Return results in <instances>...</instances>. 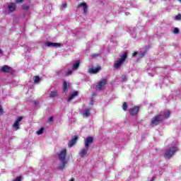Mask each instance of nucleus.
<instances>
[{"label": "nucleus", "mask_w": 181, "mask_h": 181, "mask_svg": "<svg viewBox=\"0 0 181 181\" xmlns=\"http://www.w3.org/2000/svg\"><path fill=\"white\" fill-rule=\"evenodd\" d=\"M69 85L66 81H64V93H67V89L69 88Z\"/></svg>", "instance_id": "4be33fe9"}, {"label": "nucleus", "mask_w": 181, "mask_h": 181, "mask_svg": "<svg viewBox=\"0 0 181 181\" xmlns=\"http://www.w3.org/2000/svg\"><path fill=\"white\" fill-rule=\"evenodd\" d=\"M22 180V177L19 176L17 177L16 179H14L13 181H21Z\"/></svg>", "instance_id": "cd10ccee"}, {"label": "nucleus", "mask_w": 181, "mask_h": 181, "mask_svg": "<svg viewBox=\"0 0 181 181\" xmlns=\"http://www.w3.org/2000/svg\"><path fill=\"white\" fill-rule=\"evenodd\" d=\"M59 95V93H57V90H52L49 93V97L52 98H54V97H57Z\"/></svg>", "instance_id": "aec40b11"}, {"label": "nucleus", "mask_w": 181, "mask_h": 181, "mask_svg": "<svg viewBox=\"0 0 181 181\" xmlns=\"http://www.w3.org/2000/svg\"><path fill=\"white\" fill-rule=\"evenodd\" d=\"M97 56H98V54H92V57H97Z\"/></svg>", "instance_id": "c9c22d12"}, {"label": "nucleus", "mask_w": 181, "mask_h": 181, "mask_svg": "<svg viewBox=\"0 0 181 181\" xmlns=\"http://www.w3.org/2000/svg\"><path fill=\"white\" fill-rule=\"evenodd\" d=\"M161 114H163V115H161ZM160 115L163 117V119L164 118H168L169 117H170V111L165 110L164 112H160Z\"/></svg>", "instance_id": "4468645a"}, {"label": "nucleus", "mask_w": 181, "mask_h": 181, "mask_svg": "<svg viewBox=\"0 0 181 181\" xmlns=\"http://www.w3.org/2000/svg\"><path fill=\"white\" fill-rule=\"evenodd\" d=\"M121 80L122 81H125V80H127V76L125 75H122L121 76Z\"/></svg>", "instance_id": "c85d7f7f"}, {"label": "nucleus", "mask_w": 181, "mask_h": 181, "mask_svg": "<svg viewBox=\"0 0 181 181\" xmlns=\"http://www.w3.org/2000/svg\"><path fill=\"white\" fill-rule=\"evenodd\" d=\"M141 57L145 56V52H141Z\"/></svg>", "instance_id": "4c0bfd02"}, {"label": "nucleus", "mask_w": 181, "mask_h": 181, "mask_svg": "<svg viewBox=\"0 0 181 181\" xmlns=\"http://www.w3.org/2000/svg\"><path fill=\"white\" fill-rule=\"evenodd\" d=\"M8 9L10 12H15L16 9V5L15 3H10L8 6Z\"/></svg>", "instance_id": "ddd939ff"}, {"label": "nucleus", "mask_w": 181, "mask_h": 181, "mask_svg": "<svg viewBox=\"0 0 181 181\" xmlns=\"http://www.w3.org/2000/svg\"><path fill=\"white\" fill-rule=\"evenodd\" d=\"M61 45H62L60 43L51 42H47L45 44V46H47L48 47H60Z\"/></svg>", "instance_id": "9d476101"}, {"label": "nucleus", "mask_w": 181, "mask_h": 181, "mask_svg": "<svg viewBox=\"0 0 181 181\" xmlns=\"http://www.w3.org/2000/svg\"><path fill=\"white\" fill-rule=\"evenodd\" d=\"M177 151V147L176 146H173L168 148L164 153V158L165 159H170V158H172V156H173L175 153H176Z\"/></svg>", "instance_id": "f03ea898"}, {"label": "nucleus", "mask_w": 181, "mask_h": 181, "mask_svg": "<svg viewBox=\"0 0 181 181\" xmlns=\"http://www.w3.org/2000/svg\"><path fill=\"white\" fill-rule=\"evenodd\" d=\"M105 84H107V81H105V79L100 81L97 86L98 90H103V87H104Z\"/></svg>", "instance_id": "f8f14e48"}, {"label": "nucleus", "mask_w": 181, "mask_h": 181, "mask_svg": "<svg viewBox=\"0 0 181 181\" xmlns=\"http://www.w3.org/2000/svg\"><path fill=\"white\" fill-rule=\"evenodd\" d=\"M90 109L86 108L82 112L83 117H86V118L90 117Z\"/></svg>", "instance_id": "f3484780"}, {"label": "nucleus", "mask_w": 181, "mask_h": 181, "mask_svg": "<svg viewBox=\"0 0 181 181\" xmlns=\"http://www.w3.org/2000/svg\"><path fill=\"white\" fill-rule=\"evenodd\" d=\"M66 165H67V161H61V163L59 165L58 168L61 170H63V169L66 168Z\"/></svg>", "instance_id": "6ab92c4d"}, {"label": "nucleus", "mask_w": 181, "mask_h": 181, "mask_svg": "<svg viewBox=\"0 0 181 181\" xmlns=\"http://www.w3.org/2000/svg\"><path fill=\"white\" fill-rule=\"evenodd\" d=\"M81 8L83 10V15H87V13L88 12V6L86 2L79 3L77 6V8Z\"/></svg>", "instance_id": "20e7f679"}, {"label": "nucleus", "mask_w": 181, "mask_h": 181, "mask_svg": "<svg viewBox=\"0 0 181 181\" xmlns=\"http://www.w3.org/2000/svg\"><path fill=\"white\" fill-rule=\"evenodd\" d=\"M77 95H78V92L74 91L73 93L69 95V97L68 98V101H71L72 100H74V98H76Z\"/></svg>", "instance_id": "2eb2a0df"}, {"label": "nucleus", "mask_w": 181, "mask_h": 181, "mask_svg": "<svg viewBox=\"0 0 181 181\" xmlns=\"http://www.w3.org/2000/svg\"><path fill=\"white\" fill-rule=\"evenodd\" d=\"M78 137L76 136H74V139H72L69 143V148H71L77 142Z\"/></svg>", "instance_id": "dca6fc26"}, {"label": "nucleus", "mask_w": 181, "mask_h": 181, "mask_svg": "<svg viewBox=\"0 0 181 181\" xmlns=\"http://www.w3.org/2000/svg\"><path fill=\"white\" fill-rule=\"evenodd\" d=\"M23 9H29V6H25L23 7Z\"/></svg>", "instance_id": "e433bc0d"}, {"label": "nucleus", "mask_w": 181, "mask_h": 181, "mask_svg": "<svg viewBox=\"0 0 181 181\" xmlns=\"http://www.w3.org/2000/svg\"><path fill=\"white\" fill-rule=\"evenodd\" d=\"M175 21H181V14L179 13L175 17Z\"/></svg>", "instance_id": "393cba45"}, {"label": "nucleus", "mask_w": 181, "mask_h": 181, "mask_svg": "<svg viewBox=\"0 0 181 181\" xmlns=\"http://www.w3.org/2000/svg\"><path fill=\"white\" fill-rule=\"evenodd\" d=\"M15 1H16L17 4H22V2H23V0H15Z\"/></svg>", "instance_id": "2f4dec72"}, {"label": "nucleus", "mask_w": 181, "mask_h": 181, "mask_svg": "<svg viewBox=\"0 0 181 181\" xmlns=\"http://www.w3.org/2000/svg\"><path fill=\"white\" fill-rule=\"evenodd\" d=\"M163 114L158 115L153 117L151 119V122L150 124L151 127H156V125H158V124H160L163 121V117H162Z\"/></svg>", "instance_id": "7ed1b4c3"}, {"label": "nucleus", "mask_w": 181, "mask_h": 181, "mask_svg": "<svg viewBox=\"0 0 181 181\" xmlns=\"http://www.w3.org/2000/svg\"><path fill=\"white\" fill-rule=\"evenodd\" d=\"M62 8H67V4L64 3V4H62Z\"/></svg>", "instance_id": "72a5a7b5"}, {"label": "nucleus", "mask_w": 181, "mask_h": 181, "mask_svg": "<svg viewBox=\"0 0 181 181\" xmlns=\"http://www.w3.org/2000/svg\"><path fill=\"white\" fill-rule=\"evenodd\" d=\"M127 57H128V52H124L122 55L121 58H119L118 60L115 62L114 67L115 69H119V67H121V66L124 64V62H125V60H127Z\"/></svg>", "instance_id": "f257e3e1"}, {"label": "nucleus", "mask_w": 181, "mask_h": 181, "mask_svg": "<svg viewBox=\"0 0 181 181\" xmlns=\"http://www.w3.org/2000/svg\"><path fill=\"white\" fill-rule=\"evenodd\" d=\"M0 54H2V49H0Z\"/></svg>", "instance_id": "58836bf2"}, {"label": "nucleus", "mask_w": 181, "mask_h": 181, "mask_svg": "<svg viewBox=\"0 0 181 181\" xmlns=\"http://www.w3.org/2000/svg\"><path fill=\"white\" fill-rule=\"evenodd\" d=\"M179 1V2H180L181 3V0H178Z\"/></svg>", "instance_id": "ea45409f"}, {"label": "nucleus", "mask_w": 181, "mask_h": 181, "mask_svg": "<svg viewBox=\"0 0 181 181\" xmlns=\"http://www.w3.org/2000/svg\"><path fill=\"white\" fill-rule=\"evenodd\" d=\"M138 111H139V107L136 106L132 107L129 110V112L132 115H136V114H138Z\"/></svg>", "instance_id": "9b49d317"}, {"label": "nucleus", "mask_w": 181, "mask_h": 181, "mask_svg": "<svg viewBox=\"0 0 181 181\" xmlns=\"http://www.w3.org/2000/svg\"><path fill=\"white\" fill-rule=\"evenodd\" d=\"M122 108H123L124 111H127V110L128 108V105L127 104V103H124V104L122 105Z\"/></svg>", "instance_id": "b1692460"}, {"label": "nucleus", "mask_w": 181, "mask_h": 181, "mask_svg": "<svg viewBox=\"0 0 181 181\" xmlns=\"http://www.w3.org/2000/svg\"><path fill=\"white\" fill-rule=\"evenodd\" d=\"M101 71V66H98L97 67L95 66H91L88 67V73L90 74H97L98 73H100Z\"/></svg>", "instance_id": "39448f33"}, {"label": "nucleus", "mask_w": 181, "mask_h": 181, "mask_svg": "<svg viewBox=\"0 0 181 181\" xmlns=\"http://www.w3.org/2000/svg\"><path fill=\"white\" fill-rule=\"evenodd\" d=\"M4 114V109L2 108V105H0V115Z\"/></svg>", "instance_id": "c756f323"}, {"label": "nucleus", "mask_w": 181, "mask_h": 181, "mask_svg": "<svg viewBox=\"0 0 181 181\" xmlns=\"http://www.w3.org/2000/svg\"><path fill=\"white\" fill-rule=\"evenodd\" d=\"M23 119V117H18L15 122L13 124V127L14 128L15 131H18V129H20L21 127H19V125H21V122Z\"/></svg>", "instance_id": "423d86ee"}, {"label": "nucleus", "mask_w": 181, "mask_h": 181, "mask_svg": "<svg viewBox=\"0 0 181 181\" xmlns=\"http://www.w3.org/2000/svg\"><path fill=\"white\" fill-rule=\"evenodd\" d=\"M67 153V150L64 148L61 151L60 153L59 154V158L60 161H66V155Z\"/></svg>", "instance_id": "6e6552de"}, {"label": "nucleus", "mask_w": 181, "mask_h": 181, "mask_svg": "<svg viewBox=\"0 0 181 181\" xmlns=\"http://www.w3.org/2000/svg\"><path fill=\"white\" fill-rule=\"evenodd\" d=\"M136 54H138V52H134L132 54V57H135V56H136Z\"/></svg>", "instance_id": "f704fd0d"}, {"label": "nucleus", "mask_w": 181, "mask_h": 181, "mask_svg": "<svg viewBox=\"0 0 181 181\" xmlns=\"http://www.w3.org/2000/svg\"><path fill=\"white\" fill-rule=\"evenodd\" d=\"M94 141V139L91 136H89L88 138H86L84 140V145L86 148H90V145H91V144H93Z\"/></svg>", "instance_id": "1a4fd4ad"}, {"label": "nucleus", "mask_w": 181, "mask_h": 181, "mask_svg": "<svg viewBox=\"0 0 181 181\" xmlns=\"http://www.w3.org/2000/svg\"><path fill=\"white\" fill-rule=\"evenodd\" d=\"M44 129L41 128L39 131L37 132V135H42L43 134Z\"/></svg>", "instance_id": "a878e982"}, {"label": "nucleus", "mask_w": 181, "mask_h": 181, "mask_svg": "<svg viewBox=\"0 0 181 181\" xmlns=\"http://www.w3.org/2000/svg\"><path fill=\"white\" fill-rule=\"evenodd\" d=\"M33 81H34L35 84H37V83L39 81H40V77H39V76H34L33 77Z\"/></svg>", "instance_id": "5701e85b"}, {"label": "nucleus", "mask_w": 181, "mask_h": 181, "mask_svg": "<svg viewBox=\"0 0 181 181\" xmlns=\"http://www.w3.org/2000/svg\"><path fill=\"white\" fill-rule=\"evenodd\" d=\"M73 73V71H69L65 74V76H70V74H71Z\"/></svg>", "instance_id": "7c9ffc66"}, {"label": "nucleus", "mask_w": 181, "mask_h": 181, "mask_svg": "<svg viewBox=\"0 0 181 181\" xmlns=\"http://www.w3.org/2000/svg\"><path fill=\"white\" fill-rule=\"evenodd\" d=\"M52 121H53V117H50L48 119V122H52Z\"/></svg>", "instance_id": "473e14b6"}, {"label": "nucleus", "mask_w": 181, "mask_h": 181, "mask_svg": "<svg viewBox=\"0 0 181 181\" xmlns=\"http://www.w3.org/2000/svg\"><path fill=\"white\" fill-rule=\"evenodd\" d=\"M173 33H175V35H177L179 33V28H175L173 30Z\"/></svg>", "instance_id": "bb28decb"}, {"label": "nucleus", "mask_w": 181, "mask_h": 181, "mask_svg": "<svg viewBox=\"0 0 181 181\" xmlns=\"http://www.w3.org/2000/svg\"><path fill=\"white\" fill-rule=\"evenodd\" d=\"M88 147H84L79 151V155L82 158H86V156H88L90 155V152H88Z\"/></svg>", "instance_id": "0eeeda50"}, {"label": "nucleus", "mask_w": 181, "mask_h": 181, "mask_svg": "<svg viewBox=\"0 0 181 181\" xmlns=\"http://www.w3.org/2000/svg\"><path fill=\"white\" fill-rule=\"evenodd\" d=\"M11 71V67H9L8 65H4L1 68V71H4V73H9Z\"/></svg>", "instance_id": "a211bd4d"}, {"label": "nucleus", "mask_w": 181, "mask_h": 181, "mask_svg": "<svg viewBox=\"0 0 181 181\" xmlns=\"http://www.w3.org/2000/svg\"><path fill=\"white\" fill-rule=\"evenodd\" d=\"M80 66V62L76 61L73 65V70H77Z\"/></svg>", "instance_id": "412c9836"}]
</instances>
